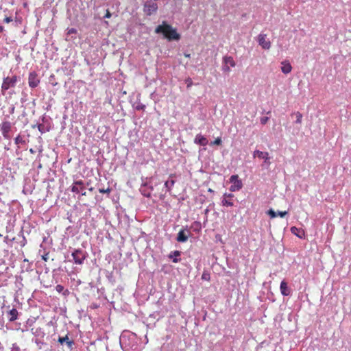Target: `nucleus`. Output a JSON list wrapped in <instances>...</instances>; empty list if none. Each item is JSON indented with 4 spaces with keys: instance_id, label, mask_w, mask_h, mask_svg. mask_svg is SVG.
I'll return each instance as SVG.
<instances>
[{
    "instance_id": "nucleus-15",
    "label": "nucleus",
    "mask_w": 351,
    "mask_h": 351,
    "mask_svg": "<svg viewBox=\"0 0 351 351\" xmlns=\"http://www.w3.org/2000/svg\"><path fill=\"white\" fill-rule=\"evenodd\" d=\"M58 341L62 345L64 343H66L67 346H68V348H71L73 347V344H74L73 341L69 340L67 335H66L65 337H60L58 338Z\"/></svg>"
},
{
    "instance_id": "nucleus-13",
    "label": "nucleus",
    "mask_w": 351,
    "mask_h": 351,
    "mask_svg": "<svg viewBox=\"0 0 351 351\" xmlns=\"http://www.w3.org/2000/svg\"><path fill=\"white\" fill-rule=\"evenodd\" d=\"M281 71L285 74H288L291 73L292 70V66L290 62L288 60H284L281 62Z\"/></svg>"
},
{
    "instance_id": "nucleus-11",
    "label": "nucleus",
    "mask_w": 351,
    "mask_h": 351,
    "mask_svg": "<svg viewBox=\"0 0 351 351\" xmlns=\"http://www.w3.org/2000/svg\"><path fill=\"white\" fill-rule=\"evenodd\" d=\"M189 232L188 230H180L178 234L176 240L178 242H182V243L186 242L189 238Z\"/></svg>"
},
{
    "instance_id": "nucleus-41",
    "label": "nucleus",
    "mask_w": 351,
    "mask_h": 351,
    "mask_svg": "<svg viewBox=\"0 0 351 351\" xmlns=\"http://www.w3.org/2000/svg\"><path fill=\"white\" fill-rule=\"evenodd\" d=\"M174 176H175L174 174H171L169 177H170V178H172V177H173Z\"/></svg>"
},
{
    "instance_id": "nucleus-16",
    "label": "nucleus",
    "mask_w": 351,
    "mask_h": 351,
    "mask_svg": "<svg viewBox=\"0 0 351 351\" xmlns=\"http://www.w3.org/2000/svg\"><path fill=\"white\" fill-rule=\"evenodd\" d=\"M254 157H258L259 158L265 159V161H267L269 158L268 152H264L259 150H256L254 152Z\"/></svg>"
},
{
    "instance_id": "nucleus-27",
    "label": "nucleus",
    "mask_w": 351,
    "mask_h": 351,
    "mask_svg": "<svg viewBox=\"0 0 351 351\" xmlns=\"http://www.w3.org/2000/svg\"><path fill=\"white\" fill-rule=\"evenodd\" d=\"M77 33V29L75 28H70V29H68L67 30V34H76Z\"/></svg>"
},
{
    "instance_id": "nucleus-4",
    "label": "nucleus",
    "mask_w": 351,
    "mask_h": 351,
    "mask_svg": "<svg viewBox=\"0 0 351 351\" xmlns=\"http://www.w3.org/2000/svg\"><path fill=\"white\" fill-rule=\"evenodd\" d=\"M230 182L232 184L230 191L232 192L239 191L243 187L242 182L239 180L238 175H232L230 178Z\"/></svg>"
},
{
    "instance_id": "nucleus-34",
    "label": "nucleus",
    "mask_w": 351,
    "mask_h": 351,
    "mask_svg": "<svg viewBox=\"0 0 351 351\" xmlns=\"http://www.w3.org/2000/svg\"><path fill=\"white\" fill-rule=\"evenodd\" d=\"M14 141H15V143H16V144H19V143L21 141V139L20 136H18L14 139Z\"/></svg>"
},
{
    "instance_id": "nucleus-37",
    "label": "nucleus",
    "mask_w": 351,
    "mask_h": 351,
    "mask_svg": "<svg viewBox=\"0 0 351 351\" xmlns=\"http://www.w3.org/2000/svg\"><path fill=\"white\" fill-rule=\"evenodd\" d=\"M3 30H4L3 27L0 25V33L3 32Z\"/></svg>"
},
{
    "instance_id": "nucleus-28",
    "label": "nucleus",
    "mask_w": 351,
    "mask_h": 351,
    "mask_svg": "<svg viewBox=\"0 0 351 351\" xmlns=\"http://www.w3.org/2000/svg\"><path fill=\"white\" fill-rule=\"evenodd\" d=\"M287 211H280L278 212V215H279L280 217H284L285 215H287Z\"/></svg>"
},
{
    "instance_id": "nucleus-32",
    "label": "nucleus",
    "mask_w": 351,
    "mask_h": 351,
    "mask_svg": "<svg viewBox=\"0 0 351 351\" xmlns=\"http://www.w3.org/2000/svg\"><path fill=\"white\" fill-rule=\"evenodd\" d=\"M11 21H12V19L11 17H5L4 19V22L5 23H8L11 22Z\"/></svg>"
},
{
    "instance_id": "nucleus-12",
    "label": "nucleus",
    "mask_w": 351,
    "mask_h": 351,
    "mask_svg": "<svg viewBox=\"0 0 351 351\" xmlns=\"http://www.w3.org/2000/svg\"><path fill=\"white\" fill-rule=\"evenodd\" d=\"M194 143L195 144L205 146L208 144V141L206 137H204V136H202L200 134H198L195 136V138L194 139Z\"/></svg>"
},
{
    "instance_id": "nucleus-40",
    "label": "nucleus",
    "mask_w": 351,
    "mask_h": 351,
    "mask_svg": "<svg viewBox=\"0 0 351 351\" xmlns=\"http://www.w3.org/2000/svg\"><path fill=\"white\" fill-rule=\"evenodd\" d=\"M88 190H89L90 191H93V187H90V188H89V189H88Z\"/></svg>"
},
{
    "instance_id": "nucleus-3",
    "label": "nucleus",
    "mask_w": 351,
    "mask_h": 351,
    "mask_svg": "<svg viewBox=\"0 0 351 351\" xmlns=\"http://www.w3.org/2000/svg\"><path fill=\"white\" fill-rule=\"evenodd\" d=\"M71 255L73 258L74 263L77 265L83 264L84 260L86 258V252L81 249L75 250Z\"/></svg>"
},
{
    "instance_id": "nucleus-25",
    "label": "nucleus",
    "mask_w": 351,
    "mask_h": 351,
    "mask_svg": "<svg viewBox=\"0 0 351 351\" xmlns=\"http://www.w3.org/2000/svg\"><path fill=\"white\" fill-rule=\"evenodd\" d=\"M269 118L267 117H263L261 118V123L265 125L268 121Z\"/></svg>"
},
{
    "instance_id": "nucleus-30",
    "label": "nucleus",
    "mask_w": 351,
    "mask_h": 351,
    "mask_svg": "<svg viewBox=\"0 0 351 351\" xmlns=\"http://www.w3.org/2000/svg\"><path fill=\"white\" fill-rule=\"evenodd\" d=\"M186 84H187V87H188V88H189V87H190V86L192 85V84H193V82H192V80H191V78H188V79L186 80Z\"/></svg>"
},
{
    "instance_id": "nucleus-7",
    "label": "nucleus",
    "mask_w": 351,
    "mask_h": 351,
    "mask_svg": "<svg viewBox=\"0 0 351 351\" xmlns=\"http://www.w3.org/2000/svg\"><path fill=\"white\" fill-rule=\"evenodd\" d=\"M85 189L84 183L82 180H77L73 183V185L71 186V191L75 193H80Z\"/></svg>"
},
{
    "instance_id": "nucleus-1",
    "label": "nucleus",
    "mask_w": 351,
    "mask_h": 351,
    "mask_svg": "<svg viewBox=\"0 0 351 351\" xmlns=\"http://www.w3.org/2000/svg\"><path fill=\"white\" fill-rule=\"evenodd\" d=\"M155 33L162 34L169 40H178L180 38V35L177 32L176 29L165 22H162L161 25L155 29Z\"/></svg>"
},
{
    "instance_id": "nucleus-9",
    "label": "nucleus",
    "mask_w": 351,
    "mask_h": 351,
    "mask_svg": "<svg viewBox=\"0 0 351 351\" xmlns=\"http://www.w3.org/2000/svg\"><path fill=\"white\" fill-rule=\"evenodd\" d=\"M266 34H260L258 36V42L263 49H269L271 47V43L270 41L266 40Z\"/></svg>"
},
{
    "instance_id": "nucleus-19",
    "label": "nucleus",
    "mask_w": 351,
    "mask_h": 351,
    "mask_svg": "<svg viewBox=\"0 0 351 351\" xmlns=\"http://www.w3.org/2000/svg\"><path fill=\"white\" fill-rule=\"evenodd\" d=\"M223 62L226 65L230 64L232 67H234L236 65V63H235L233 58L231 56H224L223 58Z\"/></svg>"
},
{
    "instance_id": "nucleus-29",
    "label": "nucleus",
    "mask_w": 351,
    "mask_h": 351,
    "mask_svg": "<svg viewBox=\"0 0 351 351\" xmlns=\"http://www.w3.org/2000/svg\"><path fill=\"white\" fill-rule=\"evenodd\" d=\"M145 108V105H143V104H141V105H138L136 107V109L138 110H144Z\"/></svg>"
},
{
    "instance_id": "nucleus-26",
    "label": "nucleus",
    "mask_w": 351,
    "mask_h": 351,
    "mask_svg": "<svg viewBox=\"0 0 351 351\" xmlns=\"http://www.w3.org/2000/svg\"><path fill=\"white\" fill-rule=\"evenodd\" d=\"M56 290L58 292V293H61L63 290H64V287L61 285H58L56 287Z\"/></svg>"
},
{
    "instance_id": "nucleus-5",
    "label": "nucleus",
    "mask_w": 351,
    "mask_h": 351,
    "mask_svg": "<svg viewBox=\"0 0 351 351\" xmlns=\"http://www.w3.org/2000/svg\"><path fill=\"white\" fill-rule=\"evenodd\" d=\"M143 10H144L145 13L147 15L150 16V15L153 14L154 13L156 12L157 10H158V5H157V3H156L152 1H147L144 4Z\"/></svg>"
},
{
    "instance_id": "nucleus-17",
    "label": "nucleus",
    "mask_w": 351,
    "mask_h": 351,
    "mask_svg": "<svg viewBox=\"0 0 351 351\" xmlns=\"http://www.w3.org/2000/svg\"><path fill=\"white\" fill-rule=\"evenodd\" d=\"M180 254H181V252L180 251L175 250V251L171 252L169 257L170 258H173V262L176 263L180 261V258H177L178 256H180Z\"/></svg>"
},
{
    "instance_id": "nucleus-6",
    "label": "nucleus",
    "mask_w": 351,
    "mask_h": 351,
    "mask_svg": "<svg viewBox=\"0 0 351 351\" xmlns=\"http://www.w3.org/2000/svg\"><path fill=\"white\" fill-rule=\"evenodd\" d=\"M11 127V123L9 121H4L0 125V130L3 136L5 139H10L11 138L10 135Z\"/></svg>"
},
{
    "instance_id": "nucleus-8",
    "label": "nucleus",
    "mask_w": 351,
    "mask_h": 351,
    "mask_svg": "<svg viewBox=\"0 0 351 351\" xmlns=\"http://www.w3.org/2000/svg\"><path fill=\"white\" fill-rule=\"evenodd\" d=\"M40 83L38 74L35 72H31L28 77V84L31 88H36Z\"/></svg>"
},
{
    "instance_id": "nucleus-23",
    "label": "nucleus",
    "mask_w": 351,
    "mask_h": 351,
    "mask_svg": "<svg viewBox=\"0 0 351 351\" xmlns=\"http://www.w3.org/2000/svg\"><path fill=\"white\" fill-rule=\"evenodd\" d=\"M267 214L271 217V218H274L277 216V214L276 213V212L273 210V209H269L268 211H267Z\"/></svg>"
},
{
    "instance_id": "nucleus-31",
    "label": "nucleus",
    "mask_w": 351,
    "mask_h": 351,
    "mask_svg": "<svg viewBox=\"0 0 351 351\" xmlns=\"http://www.w3.org/2000/svg\"><path fill=\"white\" fill-rule=\"evenodd\" d=\"M202 278L206 280H209V274H203Z\"/></svg>"
},
{
    "instance_id": "nucleus-33",
    "label": "nucleus",
    "mask_w": 351,
    "mask_h": 351,
    "mask_svg": "<svg viewBox=\"0 0 351 351\" xmlns=\"http://www.w3.org/2000/svg\"><path fill=\"white\" fill-rule=\"evenodd\" d=\"M105 18H110L111 17V13L108 10H107L106 13L104 16Z\"/></svg>"
},
{
    "instance_id": "nucleus-39",
    "label": "nucleus",
    "mask_w": 351,
    "mask_h": 351,
    "mask_svg": "<svg viewBox=\"0 0 351 351\" xmlns=\"http://www.w3.org/2000/svg\"><path fill=\"white\" fill-rule=\"evenodd\" d=\"M184 56H185V57H186V58H189V57H190V54H186V53H185V54H184Z\"/></svg>"
},
{
    "instance_id": "nucleus-2",
    "label": "nucleus",
    "mask_w": 351,
    "mask_h": 351,
    "mask_svg": "<svg viewBox=\"0 0 351 351\" xmlns=\"http://www.w3.org/2000/svg\"><path fill=\"white\" fill-rule=\"evenodd\" d=\"M18 77L16 75H13L12 77H6L3 79V83L1 85V93L2 95L5 94V91L10 89V88H14L16 86L17 82Z\"/></svg>"
},
{
    "instance_id": "nucleus-24",
    "label": "nucleus",
    "mask_w": 351,
    "mask_h": 351,
    "mask_svg": "<svg viewBox=\"0 0 351 351\" xmlns=\"http://www.w3.org/2000/svg\"><path fill=\"white\" fill-rule=\"evenodd\" d=\"M111 191V189L108 187L106 189H99V192L101 193H108L109 194Z\"/></svg>"
},
{
    "instance_id": "nucleus-22",
    "label": "nucleus",
    "mask_w": 351,
    "mask_h": 351,
    "mask_svg": "<svg viewBox=\"0 0 351 351\" xmlns=\"http://www.w3.org/2000/svg\"><path fill=\"white\" fill-rule=\"evenodd\" d=\"M221 138L218 137L214 141H213L211 143H210V145H221Z\"/></svg>"
},
{
    "instance_id": "nucleus-18",
    "label": "nucleus",
    "mask_w": 351,
    "mask_h": 351,
    "mask_svg": "<svg viewBox=\"0 0 351 351\" xmlns=\"http://www.w3.org/2000/svg\"><path fill=\"white\" fill-rule=\"evenodd\" d=\"M9 321L14 322L17 319L18 311L16 308H12L8 312Z\"/></svg>"
},
{
    "instance_id": "nucleus-35",
    "label": "nucleus",
    "mask_w": 351,
    "mask_h": 351,
    "mask_svg": "<svg viewBox=\"0 0 351 351\" xmlns=\"http://www.w3.org/2000/svg\"><path fill=\"white\" fill-rule=\"evenodd\" d=\"M223 70L225 71V72H229L230 71V68L228 65H225L223 67Z\"/></svg>"
},
{
    "instance_id": "nucleus-38",
    "label": "nucleus",
    "mask_w": 351,
    "mask_h": 351,
    "mask_svg": "<svg viewBox=\"0 0 351 351\" xmlns=\"http://www.w3.org/2000/svg\"><path fill=\"white\" fill-rule=\"evenodd\" d=\"M81 193H82V195H84V196L86 195V192L82 191Z\"/></svg>"
},
{
    "instance_id": "nucleus-10",
    "label": "nucleus",
    "mask_w": 351,
    "mask_h": 351,
    "mask_svg": "<svg viewBox=\"0 0 351 351\" xmlns=\"http://www.w3.org/2000/svg\"><path fill=\"white\" fill-rule=\"evenodd\" d=\"M234 197V195L232 193H225L223 195V199H222L221 204L223 206H232L234 205L231 199Z\"/></svg>"
},
{
    "instance_id": "nucleus-20",
    "label": "nucleus",
    "mask_w": 351,
    "mask_h": 351,
    "mask_svg": "<svg viewBox=\"0 0 351 351\" xmlns=\"http://www.w3.org/2000/svg\"><path fill=\"white\" fill-rule=\"evenodd\" d=\"M174 184L175 181L173 180H168L165 182V186L167 188V190L169 191L173 186Z\"/></svg>"
},
{
    "instance_id": "nucleus-21",
    "label": "nucleus",
    "mask_w": 351,
    "mask_h": 351,
    "mask_svg": "<svg viewBox=\"0 0 351 351\" xmlns=\"http://www.w3.org/2000/svg\"><path fill=\"white\" fill-rule=\"evenodd\" d=\"M295 115L296 117L295 123L298 124H300L302 123V114L300 112H297L295 113Z\"/></svg>"
},
{
    "instance_id": "nucleus-36",
    "label": "nucleus",
    "mask_w": 351,
    "mask_h": 351,
    "mask_svg": "<svg viewBox=\"0 0 351 351\" xmlns=\"http://www.w3.org/2000/svg\"><path fill=\"white\" fill-rule=\"evenodd\" d=\"M298 230V229H297V228H295V227H292V228H291V232H292V233H293V234H295V230Z\"/></svg>"
},
{
    "instance_id": "nucleus-14",
    "label": "nucleus",
    "mask_w": 351,
    "mask_h": 351,
    "mask_svg": "<svg viewBox=\"0 0 351 351\" xmlns=\"http://www.w3.org/2000/svg\"><path fill=\"white\" fill-rule=\"evenodd\" d=\"M280 289L282 295L287 296L290 295L291 291L288 287L287 283L285 281L283 280L281 282Z\"/></svg>"
}]
</instances>
